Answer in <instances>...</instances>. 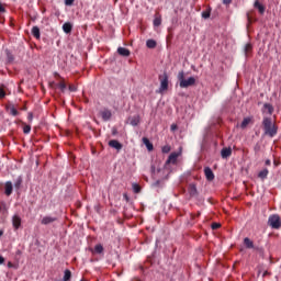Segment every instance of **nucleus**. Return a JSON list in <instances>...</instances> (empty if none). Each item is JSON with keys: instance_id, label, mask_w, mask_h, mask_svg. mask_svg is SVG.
<instances>
[{"instance_id": "f257e3e1", "label": "nucleus", "mask_w": 281, "mask_h": 281, "mask_svg": "<svg viewBox=\"0 0 281 281\" xmlns=\"http://www.w3.org/2000/svg\"><path fill=\"white\" fill-rule=\"evenodd\" d=\"M262 126L266 135L269 137H276L278 135V126L273 123L271 117H263Z\"/></svg>"}, {"instance_id": "f03ea898", "label": "nucleus", "mask_w": 281, "mask_h": 281, "mask_svg": "<svg viewBox=\"0 0 281 281\" xmlns=\"http://www.w3.org/2000/svg\"><path fill=\"white\" fill-rule=\"evenodd\" d=\"M178 80L181 89H188V87H194V85H196V79L194 77L186 79V72L183 70L178 72Z\"/></svg>"}, {"instance_id": "7ed1b4c3", "label": "nucleus", "mask_w": 281, "mask_h": 281, "mask_svg": "<svg viewBox=\"0 0 281 281\" xmlns=\"http://www.w3.org/2000/svg\"><path fill=\"white\" fill-rule=\"evenodd\" d=\"M268 225L269 227H272V229H280L281 227L280 215L278 214L270 215L268 218Z\"/></svg>"}, {"instance_id": "20e7f679", "label": "nucleus", "mask_w": 281, "mask_h": 281, "mask_svg": "<svg viewBox=\"0 0 281 281\" xmlns=\"http://www.w3.org/2000/svg\"><path fill=\"white\" fill-rule=\"evenodd\" d=\"M158 80L160 82L159 93H164V91H168V74L164 72L159 75Z\"/></svg>"}, {"instance_id": "39448f33", "label": "nucleus", "mask_w": 281, "mask_h": 281, "mask_svg": "<svg viewBox=\"0 0 281 281\" xmlns=\"http://www.w3.org/2000/svg\"><path fill=\"white\" fill-rule=\"evenodd\" d=\"M188 193H189V196H191V199H195L196 196H199V190L196 189L195 183H190L189 184Z\"/></svg>"}, {"instance_id": "423d86ee", "label": "nucleus", "mask_w": 281, "mask_h": 281, "mask_svg": "<svg viewBox=\"0 0 281 281\" xmlns=\"http://www.w3.org/2000/svg\"><path fill=\"white\" fill-rule=\"evenodd\" d=\"M101 117H102L103 122H109V120H111V117H113V113H111V110H103V111H101Z\"/></svg>"}, {"instance_id": "0eeeda50", "label": "nucleus", "mask_w": 281, "mask_h": 281, "mask_svg": "<svg viewBox=\"0 0 281 281\" xmlns=\"http://www.w3.org/2000/svg\"><path fill=\"white\" fill-rule=\"evenodd\" d=\"M204 175H205L207 181H214V171H212V168L205 167Z\"/></svg>"}, {"instance_id": "6e6552de", "label": "nucleus", "mask_w": 281, "mask_h": 281, "mask_svg": "<svg viewBox=\"0 0 281 281\" xmlns=\"http://www.w3.org/2000/svg\"><path fill=\"white\" fill-rule=\"evenodd\" d=\"M254 8L258 10L259 14H265V10H267V8H265V5L258 0L255 1Z\"/></svg>"}, {"instance_id": "1a4fd4ad", "label": "nucleus", "mask_w": 281, "mask_h": 281, "mask_svg": "<svg viewBox=\"0 0 281 281\" xmlns=\"http://www.w3.org/2000/svg\"><path fill=\"white\" fill-rule=\"evenodd\" d=\"M222 159H227L228 157H232V147H225L221 151Z\"/></svg>"}, {"instance_id": "9d476101", "label": "nucleus", "mask_w": 281, "mask_h": 281, "mask_svg": "<svg viewBox=\"0 0 281 281\" xmlns=\"http://www.w3.org/2000/svg\"><path fill=\"white\" fill-rule=\"evenodd\" d=\"M57 218L52 216H44L41 221L42 225H50V223H56Z\"/></svg>"}, {"instance_id": "9b49d317", "label": "nucleus", "mask_w": 281, "mask_h": 281, "mask_svg": "<svg viewBox=\"0 0 281 281\" xmlns=\"http://www.w3.org/2000/svg\"><path fill=\"white\" fill-rule=\"evenodd\" d=\"M109 146L111 148H115V150H122V143H120L119 140H115V139L110 140Z\"/></svg>"}, {"instance_id": "f8f14e48", "label": "nucleus", "mask_w": 281, "mask_h": 281, "mask_svg": "<svg viewBox=\"0 0 281 281\" xmlns=\"http://www.w3.org/2000/svg\"><path fill=\"white\" fill-rule=\"evenodd\" d=\"M117 54H120V56H124L125 58H128V56H131V50L128 48L119 47Z\"/></svg>"}, {"instance_id": "ddd939ff", "label": "nucleus", "mask_w": 281, "mask_h": 281, "mask_svg": "<svg viewBox=\"0 0 281 281\" xmlns=\"http://www.w3.org/2000/svg\"><path fill=\"white\" fill-rule=\"evenodd\" d=\"M7 111L10 113V115H13V117H16L19 115V111L14 106V104L7 105Z\"/></svg>"}, {"instance_id": "4468645a", "label": "nucleus", "mask_w": 281, "mask_h": 281, "mask_svg": "<svg viewBox=\"0 0 281 281\" xmlns=\"http://www.w3.org/2000/svg\"><path fill=\"white\" fill-rule=\"evenodd\" d=\"M139 122H142V119L139 117V115H134L130 119L131 126H138Z\"/></svg>"}, {"instance_id": "2eb2a0df", "label": "nucleus", "mask_w": 281, "mask_h": 281, "mask_svg": "<svg viewBox=\"0 0 281 281\" xmlns=\"http://www.w3.org/2000/svg\"><path fill=\"white\" fill-rule=\"evenodd\" d=\"M177 159H179V154L171 153L168 157L167 164H177Z\"/></svg>"}, {"instance_id": "dca6fc26", "label": "nucleus", "mask_w": 281, "mask_h": 281, "mask_svg": "<svg viewBox=\"0 0 281 281\" xmlns=\"http://www.w3.org/2000/svg\"><path fill=\"white\" fill-rule=\"evenodd\" d=\"M71 30H74L71 23L66 22L63 24V31L65 32V34H71Z\"/></svg>"}, {"instance_id": "f3484780", "label": "nucleus", "mask_w": 281, "mask_h": 281, "mask_svg": "<svg viewBox=\"0 0 281 281\" xmlns=\"http://www.w3.org/2000/svg\"><path fill=\"white\" fill-rule=\"evenodd\" d=\"M251 52H254V45H251V43H247L244 46V54H245V56H249V54H251Z\"/></svg>"}, {"instance_id": "a211bd4d", "label": "nucleus", "mask_w": 281, "mask_h": 281, "mask_svg": "<svg viewBox=\"0 0 281 281\" xmlns=\"http://www.w3.org/2000/svg\"><path fill=\"white\" fill-rule=\"evenodd\" d=\"M12 183L10 181L5 182V186H4V194L7 196H10V194H12Z\"/></svg>"}, {"instance_id": "6ab92c4d", "label": "nucleus", "mask_w": 281, "mask_h": 281, "mask_svg": "<svg viewBox=\"0 0 281 281\" xmlns=\"http://www.w3.org/2000/svg\"><path fill=\"white\" fill-rule=\"evenodd\" d=\"M12 223L13 227L15 229H19L21 227V217H19L18 215L13 216Z\"/></svg>"}, {"instance_id": "aec40b11", "label": "nucleus", "mask_w": 281, "mask_h": 281, "mask_svg": "<svg viewBox=\"0 0 281 281\" xmlns=\"http://www.w3.org/2000/svg\"><path fill=\"white\" fill-rule=\"evenodd\" d=\"M244 245L246 249H254V241L249 237L244 238Z\"/></svg>"}, {"instance_id": "412c9836", "label": "nucleus", "mask_w": 281, "mask_h": 281, "mask_svg": "<svg viewBox=\"0 0 281 281\" xmlns=\"http://www.w3.org/2000/svg\"><path fill=\"white\" fill-rule=\"evenodd\" d=\"M146 47H148V49H155V47H157V42L155 40H147Z\"/></svg>"}, {"instance_id": "4be33fe9", "label": "nucleus", "mask_w": 281, "mask_h": 281, "mask_svg": "<svg viewBox=\"0 0 281 281\" xmlns=\"http://www.w3.org/2000/svg\"><path fill=\"white\" fill-rule=\"evenodd\" d=\"M259 179H262V181H265V179H267V177H269V169H263L258 173Z\"/></svg>"}, {"instance_id": "5701e85b", "label": "nucleus", "mask_w": 281, "mask_h": 281, "mask_svg": "<svg viewBox=\"0 0 281 281\" xmlns=\"http://www.w3.org/2000/svg\"><path fill=\"white\" fill-rule=\"evenodd\" d=\"M32 34L35 38H41V29H38V26H33Z\"/></svg>"}, {"instance_id": "b1692460", "label": "nucleus", "mask_w": 281, "mask_h": 281, "mask_svg": "<svg viewBox=\"0 0 281 281\" xmlns=\"http://www.w3.org/2000/svg\"><path fill=\"white\" fill-rule=\"evenodd\" d=\"M143 144H145L147 150H153V143H150V140L147 137L143 138Z\"/></svg>"}, {"instance_id": "393cba45", "label": "nucleus", "mask_w": 281, "mask_h": 281, "mask_svg": "<svg viewBox=\"0 0 281 281\" xmlns=\"http://www.w3.org/2000/svg\"><path fill=\"white\" fill-rule=\"evenodd\" d=\"M212 14V8H207L205 11L202 12V19H210Z\"/></svg>"}, {"instance_id": "a878e982", "label": "nucleus", "mask_w": 281, "mask_h": 281, "mask_svg": "<svg viewBox=\"0 0 281 281\" xmlns=\"http://www.w3.org/2000/svg\"><path fill=\"white\" fill-rule=\"evenodd\" d=\"M58 89H60L61 93H65L67 90V83H65V80H61L59 83H57Z\"/></svg>"}, {"instance_id": "bb28decb", "label": "nucleus", "mask_w": 281, "mask_h": 281, "mask_svg": "<svg viewBox=\"0 0 281 281\" xmlns=\"http://www.w3.org/2000/svg\"><path fill=\"white\" fill-rule=\"evenodd\" d=\"M94 254H104V247L101 244L95 245Z\"/></svg>"}, {"instance_id": "cd10ccee", "label": "nucleus", "mask_w": 281, "mask_h": 281, "mask_svg": "<svg viewBox=\"0 0 281 281\" xmlns=\"http://www.w3.org/2000/svg\"><path fill=\"white\" fill-rule=\"evenodd\" d=\"M250 122H251V119H249V117L244 119L240 124V128H247V126H249Z\"/></svg>"}, {"instance_id": "c85d7f7f", "label": "nucleus", "mask_w": 281, "mask_h": 281, "mask_svg": "<svg viewBox=\"0 0 281 281\" xmlns=\"http://www.w3.org/2000/svg\"><path fill=\"white\" fill-rule=\"evenodd\" d=\"M263 109H266V111H268L269 115H273V105L266 103L263 105Z\"/></svg>"}, {"instance_id": "c756f323", "label": "nucleus", "mask_w": 281, "mask_h": 281, "mask_svg": "<svg viewBox=\"0 0 281 281\" xmlns=\"http://www.w3.org/2000/svg\"><path fill=\"white\" fill-rule=\"evenodd\" d=\"M63 280L64 281L71 280V270H65Z\"/></svg>"}, {"instance_id": "7c9ffc66", "label": "nucleus", "mask_w": 281, "mask_h": 281, "mask_svg": "<svg viewBox=\"0 0 281 281\" xmlns=\"http://www.w3.org/2000/svg\"><path fill=\"white\" fill-rule=\"evenodd\" d=\"M5 54L8 63H14V55H12L11 52L8 49L5 50Z\"/></svg>"}, {"instance_id": "2f4dec72", "label": "nucleus", "mask_w": 281, "mask_h": 281, "mask_svg": "<svg viewBox=\"0 0 281 281\" xmlns=\"http://www.w3.org/2000/svg\"><path fill=\"white\" fill-rule=\"evenodd\" d=\"M132 188L135 194H139V192H142V187H139L137 183H133Z\"/></svg>"}, {"instance_id": "473e14b6", "label": "nucleus", "mask_w": 281, "mask_h": 281, "mask_svg": "<svg viewBox=\"0 0 281 281\" xmlns=\"http://www.w3.org/2000/svg\"><path fill=\"white\" fill-rule=\"evenodd\" d=\"M161 25V15H158L154 19V26L159 27Z\"/></svg>"}, {"instance_id": "72a5a7b5", "label": "nucleus", "mask_w": 281, "mask_h": 281, "mask_svg": "<svg viewBox=\"0 0 281 281\" xmlns=\"http://www.w3.org/2000/svg\"><path fill=\"white\" fill-rule=\"evenodd\" d=\"M5 86L1 85L0 86V100H3L5 98Z\"/></svg>"}, {"instance_id": "f704fd0d", "label": "nucleus", "mask_w": 281, "mask_h": 281, "mask_svg": "<svg viewBox=\"0 0 281 281\" xmlns=\"http://www.w3.org/2000/svg\"><path fill=\"white\" fill-rule=\"evenodd\" d=\"M31 131H32V126L24 125V127H23V134L24 135H30Z\"/></svg>"}, {"instance_id": "c9c22d12", "label": "nucleus", "mask_w": 281, "mask_h": 281, "mask_svg": "<svg viewBox=\"0 0 281 281\" xmlns=\"http://www.w3.org/2000/svg\"><path fill=\"white\" fill-rule=\"evenodd\" d=\"M21 183H23V179L19 177L14 182V188L19 190V188H21Z\"/></svg>"}, {"instance_id": "e433bc0d", "label": "nucleus", "mask_w": 281, "mask_h": 281, "mask_svg": "<svg viewBox=\"0 0 281 281\" xmlns=\"http://www.w3.org/2000/svg\"><path fill=\"white\" fill-rule=\"evenodd\" d=\"M170 150H171L170 145H165V146H162V148H161V151H162L164 154H168V153H170Z\"/></svg>"}, {"instance_id": "4c0bfd02", "label": "nucleus", "mask_w": 281, "mask_h": 281, "mask_svg": "<svg viewBox=\"0 0 281 281\" xmlns=\"http://www.w3.org/2000/svg\"><path fill=\"white\" fill-rule=\"evenodd\" d=\"M211 227H212V229H220L221 224H220V223H213V224L211 225Z\"/></svg>"}, {"instance_id": "58836bf2", "label": "nucleus", "mask_w": 281, "mask_h": 281, "mask_svg": "<svg viewBox=\"0 0 281 281\" xmlns=\"http://www.w3.org/2000/svg\"><path fill=\"white\" fill-rule=\"evenodd\" d=\"M254 150H255L256 155H258V153H260V145H258V144L255 145Z\"/></svg>"}, {"instance_id": "ea45409f", "label": "nucleus", "mask_w": 281, "mask_h": 281, "mask_svg": "<svg viewBox=\"0 0 281 281\" xmlns=\"http://www.w3.org/2000/svg\"><path fill=\"white\" fill-rule=\"evenodd\" d=\"M74 1L76 0H65V5H74Z\"/></svg>"}, {"instance_id": "a19ab883", "label": "nucleus", "mask_w": 281, "mask_h": 281, "mask_svg": "<svg viewBox=\"0 0 281 281\" xmlns=\"http://www.w3.org/2000/svg\"><path fill=\"white\" fill-rule=\"evenodd\" d=\"M68 89H69V91H77V88H76V86H74V85H70L69 87H68Z\"/></svg>"}, {"instance_id": "79ce46f5", "label": "nucleus", "mask_w": 281, "mask_h": 281, "mask_svg": "<svg viewBox=\"0 0 281 281\" xmlns=\"http://www.w3.org/2000/svg\"><path fill=\"white\" fill-rule=\"evenodd\" d=\"M224 5H229L232 3V0H223Z\"/></svg>"}, {"instance_id": "37998d69", "label": "nucleus", "mask_w": 281, "mask_h": 281, "mask_svg": "<svg viewBox=\"0 0 281 281\" xmlns=\"http://www.w3.org/2000/svg\"><path fill=\"white\" fill-rule=\"evenodd\" d=\"M5 262V258H3V256L0 255V265H3Z\"/></svg>"}, {"instance_id": "c03bdc74", "label": "nucleus", "mask_w": 281, "mask_h": 281, "mask_svg": "<svg viewBox=\"0 0 281 281\" xmlns=\"http://www.w3.org/2000/svg\"><path fill=\"white\" fill-rule=\"evenodd\" d=\"M0 12H5V8H3V4L0 2Z\"/></svg>"}, {"instance_id": "a18cd8bd", "label": "nucleus", "mask_w": 281, "mask_h": 281, "mask_svg": "<svg viewBox=\"0 0 281 281\" xmlns=\"http://www.w3.org/2000/svg\"><path fill=\"white\" fill-rule=\"evenodd\" d=\"M170 128H171V131H177L178 127L176 124H172Z\"/></svg>"}, {"instance_id": "49530a36", "label": "nucleus", "mask_w": 281, "mask_h": 281, "mask_svg": "<svg viewBox=\"0 0 281 281\" xmlns=\"http://www.w3.org/2000/svg\"><path fill=\"white\" fill-rule=\"evenodd\" d=\"M265 164H266L267 166H271V160H270V159H267Z\"/></svg>"}, {"instance_id": "de8ad7c7", "label": "nucleus", "mask_w": 281, "mask_h": 281, "mask_svg": "<svg viewBox=\"0 0 281 281\" xmlns=\"http://www.w3.org/2000/svg\"><path fill=\"white\" fill-rule=\"evenodd\" d=\"M161 183V181H156L155 183H154V186H156V187H158L159 184Z\"/></svg>"}, {"instance_id": "09e8293b", "label": "nucleus", "mask_w": 281, "mask_h": 281, "mask_svg": "<svg viewBox=\"0 0 281 281\" xmlns=\"http://www.w3.org/2000/svg\"><path fill=\"white\" fill-rule=\"evenodd\" d=\"M133 281H142L139 278H134Z\"/></svg>"}, {"instance_id": "8fccbe9b", "label": "nucleus", "mask_w": 281, "mask_h": 281, "mask_svg": "<svg viewBox=\"0 0 281 281\" xmlns=\"http://www.w3.org/2000/svg\"><path fill=\"white\" fill-rule=\"evenodd\" d=\"M1 236H3V231L0 229V238H1Z\"/></svg>"}, {"instance_id": "3c124183", "label": "nucleus", "mask_w": 281, "mask_h": 281, "mask_svg": "<svg viewBox=\"0 0 281 281\" xmlns=\"http://www.w3.org/2000/svg\"><path fill=\"white\" fill-rule=\"evenodd\" d=\"M195 216H196L195 214H191V218H195Z\"/></svg>"}, {"instance_id": "603ef678", "label": "nucleus", "mask_w": 281, "mask_h": 281, "mask_svg": "<svg viewBox=\"0 0 281 281\" xmlns=\"http://www.w3.org/2000/svg\"><path fill=\"white\" fill-rule=\"evenodd\" d=\"M274 166H279L278 161L274 160Z\"/></svg>"}, {"instance_id": "864d4df0", "label": "nucleus", "mask_w": 281, "mask_h": 281, "mask_svg": "<svg viewBox=\"0 0 281 281\" xmlns=\"http://www.w3.org/2000/svg\"><path fill=\"white\" fill-rule=\"evenodd\" d=\"M196 216H201V212H198Z\"/></svg>"}]
</instances>
